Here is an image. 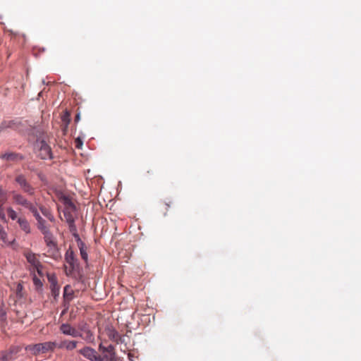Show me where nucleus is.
<instances>
[{
	"label": "nucleus",
	"mask_w": 361,
	"mask_h": 361,
	"mask_svg": "<svg viewBox=\"0 0 361 361\" xmlns=\"http://www.w3.org/2000/svg\"><path fill=\"white\" fill-rule=\"evenodd\" d=\"M87 337L85 338V339H86V340H90V339L91 338V337H92V334L90 333V331H89L87 332Z\"/></svg>",
	"instance_id": "obj_26"
},
{
	"label": "nucleus",
	"mask_w": 361,
	"mask_h": 361,
	"mask_svg": "<svg viewBox=\"0 0 361 361\" xmlns=\"http://www.w3.org/2000/svg\"><path fill=\"white\" fill-rule=\"evenodd\" d=\"M36 220L37 221V227L42 233L49 231V228L46 225V221L44 220L38 213L37 210L32 213Z\"/></svg>",
	"instance_id": "obj_12"
},
{
	"label": "nucleus",
	"mask_w": 361,
	"mask_h": 361,
	"mask_svg": "<svg viewBox=\"0 0 361 361\" xmlns=\"http://www.w3.org/2000/svg\"><path fill=\"white\" fill-rule=\"evenodd\" d=\"M17 155L13 153H5L1 156V158L7 161L14 160Z\"/></svg>",
	"instance_id": "obj_19"
},
{
	"label": "nucleus",
	"mask_w": 361,
	"mask_h": 361,
	"mask_svg": "<svg viewBox=\"0 0 361 361\" xmlns=\"http://www.w3.org/2000/svg\"><path fill=\"white\" fill-rule=\"evenodd\" d=\"M27 262L32 266V270L36 271L39 276L44 275L43 266L39 262L36 254L31 251H26L24 253Z\"/></svg>",
	"instance_id": "obj_3"
},
{
	"label": "nucleus",
	"mask_w": 361,
	"mask_h": 361,
	"mask_svg": "<svg viewBox=\"0 0 361 361\" xmlns=\"http://www.w3.org/2000/svg\"><path fill=\"white\" fill-rule=\"evenodd\" d=\"M76 142H78V144H77V147H80V145H82V142H81V141H80V140L79 138H78V139H77Z\"/></svg>",
	"instance_id": "obj_27"
},
{
	"label": "nucleus",
	"mask_w": 361,
	"mask_h": 361,
	"mask_svg": "<svg viewBox=\"0 0 361 361\" xmlns=\"http://www.w3.org/2000/svg\"><path fill=\"white\" fill-rule=\"evenodd\" d=\"M99 350L102 353L99 358L102 359L99 361H114L116 360V355L114 348L111 345L104 346L102 343L99 345Z\"/></svg>",
	"instance_id": "obj_4"
},
{
	"label": "nucleus",
	"mask_w": 361,
	"mask_h": 361,
	"mask_svg": "<svg viewBox=\"0 0 361 361\" xmlns=\"http://www.w3.org/2000/svg\"><path fill=\"white\" fill-rule=\"evenodd\" d=\"M41 211L42 212V214L46 216L47 217L50 221H54V216L49 213V212L47 209H44V208H41Z\"/></svg>",
	"instance_id": "obj_21"
},
{
	"label": "nucleus",
	"mask_w": 361,
	"mask_h": 361,
	"mask_svg": "<svg viewBox=\"0 0 361 361\" xmlns=\"http://www.w3.org/2000/svg\"><path fill=\"white\" fill-rule=\"evenodd\" d=\"M7 214L12 220H17L19 217H18L17 213L14 211L11 207H8L7 209Z\"/></svg>",
	"instance_id": "obj_18"
},
{
	"label": "nucleus",
	"mask_w": 361,
	"mask_h": 361,
	"mask_svg": "<svg viewBox=\"0 0 361 361\" xmlns=\"http://www.w3.org/2000/svg\"><path fill=\"white\" fill-rule=\"evenodd\" d=\"M33 283L37 288L42 286V282L39 278L36 276V275H34L33 276Z\"/></svg>",
	"instance_id": "obj_22"
},
{
	"label": "nucleus",
	"mask_w": 361,
	"mask_h": 361,
	"mask_svg": "<svg viewBox=\"0 0 361 361\" xmlns=\"http://www.w3.org/2000/svg\"><path fill=\"white\" fill-rule=\"evenodd\" d=\"M66 260L72 268H74L75 259L73 251H67L66 254Z\"/></svg>",
	"instance_id": "obj_17"
},
{
	"label": "nucleus",
	"mask_w": 361,
	"mask_h": 361,
	"mask_svg": "<svg viewBox=\"0 0 361 361\" xmlns=\"http://www.w3.org/2000/svg\"><path fill=\"white\" fill-rule=\"evenodd\" d=\"M43 235H44V240L46 242L47 245L50 249L55 250L56 249V243L54 241V237H53L52 234L51 233V232L49 231H48L44 233Z\"/></svg>",
	"instance_id": "obj_14"
},
{
	"label": "nucleus",
	"mask_w": 361,
	"mask_h": 361,
	"mask_svg": "<svg viewBox=\"0 0 361 361\" xmlns=\"http://www.w3.org/2000/svg\"><path fill=\"white\" fill-rule=\"evenodd\" d=\"M12 197H13V202L16 204L21 205L22 207L29 209L32 213L35 212V210L37 209V208L34 206V204L32 203L29 202L22 195H20L16 192H12Z\"/></svg>",
	"instance_id": "obj_5"
},
{
	"label": "nucleus",
	"mask_w": 361,
	"mask_h": 361,
	"mask_svg": "<svg viewBox=\"0 0 361 361\" xmlns=\"http://www.w3.org/2000/svg\"><path fill=\"white\" fill-rule=\"evenodd\" d=\"M6 319V312L3 307H0V320L3 321Z\"/></svg>",
	"instance_id": "obj_24"
},
{
	"label": "nucleus",
	"mask_w": 361,
	"mask_h": 361,
	"mask_svg": "<svg viewBox=\"0 0 361 361\" xmlns=\"http://www.w3.org/2000/svg\"><path fill=\"white\" fill-rule=\"evenodd\" d=\"M77 238L78 240V247L80 249L81 257L84 261L87 262V259H88V255H87L85 244L80 240L79 237Z\"/></svg>",
	"instance_id": "obj_16"
},
{
	"label": "nucleus",
	"mask_w": 361,
	"mask_h": 361,
	"mask_svg": "<svg viewBox=\"0 0 361 361\" xmlns=\"http://www.w3.org/2000/svg\"><path fill=\"white\" fill-rule=\"evenodd\" d=\"M39 147V156L42 159H48L52 158V154L50 147L45 141L41 140L37 144Z\"/></svg>",
	"instance_id": "obj_7"
},
{
	"label": "nucleus",
	"mask_w": 361,
	"mask_h": 361,
	"mask_svg": "<svg viewBox=\"0 0 361 361\" xmlns=\"http://www.w3.org/2000/svg\"><path fill=\"white\" fill-rule=\"evenodd\" d=\"M60 331L67 336H71L74 338L82 337L81 333L76 330L74 327L71 326L69 324H62L60 326Z\"/></svg>",
	"instance_id": "obj_9"
},
{
	"label": "nucleus",
	"mask_w": 361,
	"mask_h": 361,
	"mask_svg": "<svg viewBox=\"0 0 361 361\" xmlns=\"http://www.w3.org/2000/svg\"><path fill=\"white\" fill-rule=\"evenodd\" d=\"M19 224L20 228L25 233H30V226L28 221L24 217H19L17 221Z\"/></svg>",
	"instance_id": "obj_15"
},
{
	"label": "nucleus",
	"mask_w": 361,
	"mask_h": 361,
	"mask_svg": "<svg viewBox=\"0 0 361 361\" xmlns=\"http://www.w3.org/2000/svg\"><path fill=\"white\" fill-rule=\"evenodd\" d=\"M78 352L90 361H99L102 360L99 358V355H98L97 352L91 347H85Z\"/></svg>",
	"instance_id": "obj_6"
},
{
	"label": "nucleus",
	"mask_w": 361,
	"mask_h": 361,
	"mask_svg": "<svg viewBox=\"0 0 361 361\" xmlns=\"http://www.w3.org/2000/svg\"><path fill=\"white\" fill-rule=\"evenodd\" d=\"M65 204L66 208L63 210L64 219L68 224L70 231L75 238H78L77 228L75 224V207L73 203L68 199L65 200Z\"/></svg>",
	"instance_id": "obj_1"
},
{
	"label": "nucleus",
	"mask_w": 361,
	"mask_h": 361,
	"mask_svg": "<svg viewBox=\"0 0 361 361\" xmlns=\"http://www.w3.org/2000/svg\"><path fill=\"white\" fill-rule=\"evenodd\" d=\"M78 342L75 341L64 340L57 343L56 347L59 348H65L67 350H72L77 347Z\"/></svg>",
	"instance_id": "obj_13"
},
{
	"label": "nucleus",
	"mask_w": 361,
	"mask_h": 361,
	"mask_svg": "<svg viewBox=\"0 0 361 361\" xmlns=\"http://www.w3.org/2000/svg\"><path fill=\"white\" fill-rule=\"evenodd\" d=\"M56 345L57 343L49 341L35 345H29L25 349L34 355H37L39 353H46L49 351H53L54 348H56Z\"/></svg>",
	"instance_id": "obj_2"
},
{
	"label": "nucleus",
	"mask_w": 361,
	"mask_h": 361,
	"mask_svg": "<svg viewBox=\"0 0 361 361\" xmlns=\"http://www.w3.org/2000/svg\"><path fill=\"white\" fill-rule=\"evenodd\" d=\"M76 121H78L80 119V115L78 114L75 118Z\"/></svg>",
	"instance_id": "obj_28"
},
{
	"label": "nucleus",
	"mask_w": 361,
	"mask_h": 361,
	"mask_svg": "<svg viewBox=\"0 0 361 361\" xmlns=\"http://www.w3.org/2000/svg\"><path fill=\"white\" fill-rule=\"evenodd\" d=\"M6 200V197L4 195V191L0 189V204H3ZM0 221L2 222L5 221V216L0 212ZM0 238L5 243H9L10 242L6 239V231L0 226Z\"/></svg>",
	"instance_id": "obj_10"
},
{
	"label": "nucleus",
	"mask_w": 361,
	"mask_h": 361,
	"mask_svg": "<svg viewBox=\"0 0 361 361\" xmlns=\"http://www.w3.org/2000/svg\"><path fill=\"white\" fill-rule=\"evenodd\" d=\"M19 350V348L18 347H14L10 350L9 352H5L6 354L8 355V360L13 359V355L16 354Z\"/></svg>",
	"instance_id": "obj_20"
},
{
	"label": "nucleus",
	"mask_w": 361,
	"mask_h": 361,
	"mask_svg": "<svg viewBox=\"0 0 361 361\" xmlns=\"http://www.w3.org/2000/svg\"><path fill=\"white\" fill-rule=\"evenodd\" d=\"M8 355L5 352L0 353V361H8Z\"/></svg>",
	"instance_id": "obj_23"
},
{
	"label": "nucleus",
	"mask_w": 361,
	"mask_h": 361,
	"mask_svg": "<svg viewBox=\"0 0 361 361\" xmlns=\"http://www.w3.org/2000/svg\"><path fill=\"white\" fill-rule=\"evenodd\" d=\"M69 288H70L68 286H65V288H64V296L65 297H67V291L68 290Z\"/></svg>",
	"instance_id": "obj_25"
},
{
	"label": "nucleus",
	"mask_w": 361,
	"mask_h": 361,
	"mask_svg": "<svg viewBox=\"0 0 361 361\" xmlns=\"http://www.w3.org/2000/svg\"><path fill=\"white\" fill-rule=\"evenodd\" d=\"M48 281L50 283V288L52 293V295L54 297H56L59 294L60 288L57 283V279L54 274H48L47 275Z\"/></svg>",
	"instance_id": "obj_11"
},
{
	"label": "nucleus",
	"mask_w": 361,
	"mask_h": 361,
	"mask_svg": "<svg viewBox=\"0 0 361 361\" xmlns=\"http://www.w3.org/2000/svg\"><path fill=\"white\" fill-rule=\"evenodd\" d=\"M16 181L18 183L23 191L29 195L34 194V188L27 182L24 176L18 175L16 178Z\"/></svg>",
	"instance_id": "obj_8"
}]
</instances>
